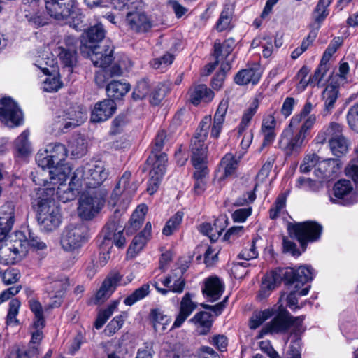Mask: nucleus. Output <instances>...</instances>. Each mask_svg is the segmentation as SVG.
<instances>
[{
	"label": "nucleus",
	"instance_id": "1",
	"mask_svg": "<svg viewBox=\"0 0 358 358\" xmlns=\"http://www.w3.org/2000/svg\"><path fill=\"white\" fill-rule=\"evenodd\" d=\"M54 188L38 189L32 199L33 208L36 211L40 229L45 232L56 230L62 223L60 209L55 204Z\"/></svg>",
	"mask_w": 358,
	"mask_h": 358
},
{
	"label": "nucleus",
	"instance_id": "2",
	"mask_svg": "<svg viewBox=\"0 0 358 358\" xmlns=\"http://www.w3.org/2000/svg\"><path fill=\"white\" fill-rule=\"evenodd\" d=\"M282 275L290 285L294 284L296 288H301L306 283L311 281L314 273L311 267L301 266L297 268H289L282 274L280 270H274L264 275L258 297L266 299L277 285L280 284Z\"/></svg>",
	"mask_w": 358,
	"mask_h": 358
},
{
	"label": "nucleus",
	"instance_id": "3",
	"mask_svg": "<svg viewBox=\"0 0 358 358\" xmlns=\"http://www.w3.org/2000/svg\"><path fill=\"white\" fill-rule=\"evenodd\" d=\"M109 172L101 161L87 163L78 167L72 176V184L85 188H96L108 177Z\"/></svg>",
	"mask_w": 358,
	"mask_h": 358
},
{
	"label": "nucleus",
	"instance_id": "4",
	"mask_svg": "<svg viewBox=\"0 0 358 358\" xmlns=\"http://www.w3.org/2000/svg\"><path fill=\"white\" fill-rule=\"evenodd\" d=\"M303 320L304 316L294 317L288 311L284 310L262 327L259 332L260 336L268 334H282L289 329L298 336L305 331Z\"/></svg>",
	"mask_w": 358,
	"mask_h": 358
},
{
	"label": "nucleus",
	"instance_id": "5",
	"mask_svg": "<svg viewBox=\"0 0 358 358\" xmlns=\"http://www.w3.org/2000/svg\"><path fill=\"white\" fill-rule=\"evenodd\" d=\"M45 150L56 164L49 171L50 182L57 185L65 182L71 171V167L68 164L62 163L68 155L66 148L60 143H55L48 144Z\"/></svg>",
	"mask_w": 358,
	"mask_h": 358
},
{
	"label": "nucleus",
	"instance_id": "6",
	"mask_svg": "<svg viewBox=\"0 0 358 358\" xmlns=\"http://www.w3.org/2000/svg\"><path fill=\"white\" fill-rule=\"evenodd\" d=\"M287 230L292 237L297 239L304 251L308 243L315 242L320 239L322 227L317 222L306 221L289 223Z\"/></svg>",
	"mask_w": 358,
	"mask_h": 358
},
{
	"label": "nucleus",
	"instance_id": "7",
	"mask_svg": "<svg viewBox=\"0 0 358 358\" xmlns=\"http://www.w3.org/2000/svg\"><path fill=\"white\" fill-rule=\"evenodd\" d=\"M87 228L82 222L71 223L65 227L61 237V245L66 251H74L87 241Z\"/></svg>",
	"mask_w": 358,
	"mask_h": 358
},
{
	"label": "nucleus",
	"instance_id": "8",
	"mask_svg": "<svg viewBox=\"0 0 358 358\" xmlns=\"http://www.w3.org/2000/svg\"><path fill=\"white\" fill-rule=\"evenodd\" d=\"M81 53L89 57L93 64L101 69L106 68L113 60V46L110 41L103 45H88L80 46Z\"/></svg>",
	"mask_w": 358,
	"mask_h": 358
},
{
	"label": "nucleus",
	"instance_id": "9",
	"mask_svg": "<svg viewBox=\"0 0 358 358\" xmlns=\"http://www.w3.org/2000/svg\"><path fill=\"white\" fill-rule=\"evenodd\" d=\"M120 212L116 210L102 229L103 243L114 244L118 248L125 245L124 222L121 220Z\"/></svg>",
	"mask_w": 358,
	"mask_h": 358
},
{
	"label": "nucleus",
	"instance_id": "10",
	"mask_svg": "<svg viewBox=\"0 0 358 358\" xmlns=\"http://www.w3.org/2000/svg\"><path fill=\"white\" fill-rule=\"evenodd\" d=\"M86 119L85 110L80 106H75L67 110L59 112L55 117L54 125L56 129L66 133L69 129L83 124Z\"/></svg>",
	"mask_w": 358,
	"mask_h": 358
},
{
	"label": "nucleus",
	"instance_id": "11",
	"mask_svg": "<svg viewBox=\"0 0 358 358\" xmlns=\"http://www.w3.org/2000/svg\"><path fill=\"white\" fill-rule=\"evenodd\" d=\"M295 127L289 124L282 132L278 143L280 148L288 156L299 155L306 143V138L303 135L298 131L293 132L292 128Z\"/></svg>",
	"mask_w": 358,
	"mask_h": 358
},
{
	"label": "nucleus",
	"instance_id": "12",
	"mask_svg": "<svg viewBox=\"0 0 358 358\" xmlns=\"http://www.w3.org/2000/svg\"><path fill=\"white\" fill-rule=\"evenodd\" d=\"M105 205V199L101 194L83 195L79 201L78 215L85 220L95 217Z\"/></svg>",
	"mask_w": 358,
	"mask_h": 358
},
{
	"label": "nucleus",
	"instance_id": "13",
	"mask_svg": "<svg viewBox=\"0 0 358 358\" xmlns=\"http://www.w3.org/2000/svg\"><path fill=\"white\" fill-rule=\"evenodd\" d=\"M0 121L11 128L22 123V112L17 103L10 97L0 99Z\"/></svg>",
	"mask_w": 358,
	"mask_h": 358
},
{
	"label": "nucleus",
	"instance_id": "14",
	"mask_svg": "<svg viewBox=\"0 0 358 358\" xmlns=\"http://www.w3.org/2000/svg\"><path fill=\"white\" fill-rule=\"evenodd\" d=\"M133 278L132 275L124 278L118 272H111L103 281L101 287L97 291L95 295L96 303L104 302L115 292L117 286L126 285L131 282Z\"/></svg>",
	"mask_w": 358,
	"mask_h": 358
},
{
	"label": "nucleus",
	"instance_id": "15",
	"mask_svg": "<svg viewBox=\"0 0 358 358\" xmlns=\"http://www.w3.org/2000/svg\"><path fill=\"white\" fill-rule=\"evenodd\" d=\"M27 253L26 242L15 241L0 247V264L3 265L14 264L20 261Z\"/></svg>",
	"mask_w": 358,
	"mask_h": 358
},
{
	"label": "nucleus",
	"instance_id": "16",
	"mask_svg": "<svg viewBox=\"0 0 358 358\" xmlns=\"http://www.w3.org/2000/svg\"><path fill=\"white\" fill-rule=\"evenodd\" d=\"M76 4V0H45L48 13L58 20L66 19L74 13Z\"/></svg>",
	"mask_w": 358,
	"mask_h": 358
},
{
	"label": "nucleus",
	"instance_id": "17",
	"mask_svg": "<svg viewBox=\"0 0 358 358\" xmlns=\"http://www.w3.org/2000/svg\"><path fill=\"white\" fill-rule=\"evenodd\" d=\"M353 187L348 180H340L333 187V196H329V200L333 203L348 206L355 202L352 196Z\"/></svg>",
	"mask_w": 358,
	"mask_h": 358
},
{
	"label": "nucleus",
	"instance_id": "18",
	"mask_svg": "<svg viewBox=\"0 0 358 358\" xmlns=\"http://www.w3.org/2000/svg\"><path fill=\"white\" fill-rule=\"evenodd\" d=\"M36 161L38 165L42 168L41 172L37 173V176L34 177V181L36 185L46 186L49 182V171L52 169L55 164L53 159L49 157V154L46 150H40L36 156Z\"/></svg>",
	"mask_w": 358,
	"mask_h": 358
},
{
	"label": "nucleus",
	"instance_id": "19",
	"mask_svg": "<svg viewBox=\"0 0 358 358\" xmlns=\"http://www.w3.org/2000/svg\"><path fill=\"white\" fill-rule=\"evenodd\" d=\"M340 170L341 164L338 159H327L320 162L314 172L321 182H327L337 177Z\"/></svg>",
	"mask_w": 358,
	"mask_h": 358
},
{
	"label": "nucleus",
	"instance_id": "20",
	"mask_svg": "<svg viewBox=\"0 0 358 358\" xmlns=\"http://www.w3.org/2000/svg\"><path fill=\"white\" fill-rule=\"evenodd\" d=\"M191 161L195 168L194 173V180H208V169L206 166L207 150H204L203 148L198 149L193 147V148H191Z\"/></svg>",
	"mask_w": 358,
	"mask_h": 358
},
{
	"label": "nucleus",
	"instance_id": "21",
	"mask_svg": "<svg viewBox=\"0 0 358 358\" xmlns=\"http://www.w3.org/2000/svg\"><path fill=\"white\" fill-rule=\"evenodd\" d=\"M63 182L61 184L55 185L50 182L49 179L48 185L45 186V189L54 188L55 194H56L59 201L63 203H66L72 200H74L77 194L84 189L82 186H76V184H72V178H71L70 182L68 186L64 185Z\"/></svg>",
	"mask_w": 358,
	"mask_h": 358
},
{
	"label": "nucleus",
	"instance_id": "22",
	"mask_svg": "<svg viewBox=\"0 0 358 358\" xmlns=\"http://www.w3.org/2000/svg\"><path fill=\"white\" fill-rule=\"evenodd\" d=\"M115 110L116 104L113 99H104L94 106L91 120L94 122H104L113 115Z\"/></svg>",
	"mask_w": 358,
	"mask_h": 358
},
{
	"label": "nucleus",
	"instance_id": "23",
	"mask_svg": "<svg viewBox=\"0 0 358 358\" xmlns=\"http://www.w3.org/2000/svg\"><path fill=\"white\" fill-rule=\"evenodd\" d=\"M14 222V206L12 203H6L0 210V242L6 238Z\"/></svg>",
	"mask_w": 358,
	"mask_h": 358
},
{
	"label": "nucleus",
	"instance_id": "24",
	"mask_svg": "<svg viewBox=\"0 0 358 358\" xmlns=\"http://www.w3.org/2000/svg\"><path fill=\"white\" fill-rule=\"evenodd\" d=\"M194 298V294L189 292H187L183 296L180 303V311L174 321L173 327H180L197 308V303L193 301Z\"/></svg>",
	"mask_w": 358,
	"mask_h": 358
},
{
	"label": "nucleus",
	"instance_id": "25",
	"mask_svg": "<svg viewBox=\"0 0 358 358\" xmlns=\"http://www.w3.org/2000/svg\"><path fill=\"white\" fill-rule=\"evenodd\" d=\"M224 290V283L217 276H210L206 279L203 294L208 301L213 302L220 298Z\"/></svg>",
	"mask_w": 358,
	"mask_h": 358
},
{
	"label": "nucleus",
	"instance_id": "26",
	"mask_svg": "<svg viewBox=\"0 0 358 358\" xmlns=\"http://www.w3.org/2000/svg\"><path fill=\"white\" fill-rule=\"evenodd\" d=\"M126 21L130 29L136 32H146L152 27L151 22L147 15L142 12H129L127 14Z\"/></svg>",
	"mask_w": 358,
	"mask_h": 358
},
{
	"label": "nucleus",
	"instance_id": "27",
	"mask_svg": "<svg viewBox=\"0 0 358 358\" xmlns=\"http://www.w3.org/2000/svg\"><path fill=\"white\" fill-rule=\"evenodd\" d=\"M261 76L262 73L258 67H249L238 71L234 76V80L238 85H246L248 84L255 85L259 81Z\"/></svg>",
	"mask_w": 358,
	"mask_h": 358
},
{
	"label": "nucleus",
	"instance_id": "28",
	"mask_svg": "<svg viewBox=\"0 0 358 358\" xmlns=\"http://www.w3.org/2000/svg\"><path fill=\"white\" fill-rule=\"evenodd\" d=\"M238 166V161L233 154L227 153L220 162V167L216 173V178L222 181L225 178L231 177L235 174Z\"/></svg>",
	"mask_w": 358,
	"mask_h": 358
},
{
	"label": "nucleus",
	"instance_id": "29",
	"mask_svg": "<svg viewBox=\"0 0 358 358\" xmlns=\"http://www.w3.org/2000/svg\"><path fill=\"white\" fill-rule=\"evenodd\" d=\"M189 95L190 102L194 106L201 101L209 102L214 97L213 92L203 84L192 86L189 90Z\"/></svg>",
	"mask_w": 358,
	"mask_h": 358
},
{
	"label": "nucleus",
	"instance_id": "30",
	"mask_svg": "<svg viewBox=\"0 0 358 358\" xmlns=\"http://www.w3.org/2000/svg\"><path fill=\"white\" fill-rule=\"evenodd\" d=\"M66 42H69L67 48L59 46L56 50V52L64 66L72 67L76 61V41L74 38L68 37Z\"/></svg>",
	"mask_w": 358,
	"mask_h": 358
},
{
	"label": "nucleus",
	"instance_id": "31",
	"mask_svg": "<svg viewBox=\"0 0 358 358\" xmlns=\"http://www.w3.org/2000/svg\"><path fill=\"white\" fill-rule=\"evenodd\" d=\"M226 221V217L221 215L215 220L213 225L210 223L201 224L199 230L203 234L208 236L212 241H214L222 234L225 229Z\"/></svg>",
	"mask_w": 358,
	"mask_h": 358
},
{
	"label": "nucleus",
	"instance_id": "32",
	"mask_svg": "<svg viewBox=\"0 0 358 358\" xmlns=\"http://www.w3.org/2000/svg\"><path fill=\"white\" fill-rule=\"evenodd\" d=\"M343 126L337 122H331L327 127L323 128L316 136L315 141L316 143L323 144L329 138H339L343 137Z\"/></svg>",
	"mask_w": 358,
	"mask_h": 358
},
{
	"label": "nucleus",
	"instance_id": "33",
	"mask_svg": "<svg viewBox=\"0 0 358 358\" xmlns=\"http://www.w3.org/2000/svg\"><path fill=\"white\" fill-rule=\"evenodd\" d=\"M167 155L162 152L159 154H152L147 159V163L152 166L150 171V176H164L166 172Z\"/></svg>",
	"mask_w": 358,
	"mask_h": 358
},
{
	"label": "nucleus",
	"instance_id": "34",
	"mask_svg": "<svg viewBox=\"0 0 358 358\" xmlns=\"http://www.w3.org/2000/svg\"><path fill=\"white\" fill-rule=\"evenodd\" d=\"M210 122V117L206 116L203 118L199 124V130L196 131L194 136L192 139L191 148H193V147H195L198 149H200V148H203L204 150H207V146L204 142L208 135Z\"/></svg>",
	"mask_w": 358,
	"mask_h": 358
},
{
	"label": "nucleus",
	"instance_id": "35",
	"mask_svg": "<svg viewBox=\"0 0 358 358\" xmlns=\"http://www.w3.org/2000/svg\"><path fill=\"white\" fill-rule=\"evenodd\" d=\"M190 322L196 326L200 335H206L210 331L213 324L212 315L208 312L201 311L191 318Z\"/></svg>",
	"mask_w": 358,
	"mask_h": 358
},
{
	"label": "nucleus",
	"instance_id": "36",
	"mask_svg": "<svg viewBox=\"0 0 358 358\" xmlns=\"http://www.w3.org/2000/svg\"><path fill=\"white\" fill-rule=\"evenodd\" d=\"M106 35V31L103 25L100 23L92 26L89 28L83 35L81 46L88 45H97L96 43L101 41Z\"/></svg>",
	"mask_w": 358,
	"mask_h": 358
},
{
	"label": "nucleus",
	"instance_id": "37",
	"mask_svg": "<svg viewBox=\"0 0 358 358\" xmlns=\"http://www.w3.org/2000/svg\"><path fill=\"white\" fill-rule=\"evenodd\" d=\"M131 173L129 171H125L123 173L114 190L116 194L122 192L126 195L130 196L136 191L137 184L134 182H131Z\"/></svg>",
	"mask_w": 358,
	"mask_h": 358
},
{
	"label": "nucleus",
	"instance_id": "38",
	"mask_svg": "<svg viewBox=\"0 0 358 358\" xmlns=\"http://www.w3.org/2000/svg\"><path fill=\"white\" fill-rule=\"evenodd\" d=\"M129 90V84L120 80H112L106 87L108 96L115 99L122 98Z\"/></svg>",
	"mask_w": 358,
	"mask_h": 358
},
{
	"label": "nucleus",
	"instance_id": "39",
	"mask_svg": "<svg viewBox=\"0 0 358 358\" xmlns=\"http://www.w3.org/2000/svg\"><path fill=\"white\" fill-rule=\"evenodd\" d=\"M29 131H24L15 141V149L18 157H24L31 152V144L29 141Z\"/></svg>",
	"mask_w": 358,
	"mask_h": 358
},
{
	"label": "nucleus",
	"instance_id": "40",
	"mask_svg": "<svg viewBox=\"0 0 358 358\" xmlns=\"http://www.w3.org/2000/svg\"><path fill=\"white\" fill-rule=\"evenodd\" d=\"M333 0H319L313 12V15L314 17L315 23L317 24V30H318L329 15V6L331 5Z\"/></svg>",
	"mask_w": 358,
	"mask_h": 358
},
{
	"label": "nucleus",
	"instance_id": "41",
	"mask_svg": "<svg viewBox=\"0 0 358 358\" xmlns=\"http://www.w3.org/2000/svg\"><path fill=\"white\" fill-rule=\"evenodd\" d=\"M338 89L334 85H329L326 87L322 93V97L324 101V115H328L334 108V104L338 98Z\"/></svg>",
	"mask_w": 358,
	"mask_h": 358
},
{
	"label": "nucleus",
	"instance_id": "42",
	"mask_svg": "<svg viewBox=\"0 0 358 358\" xmlns=\"http://www.w3.org/2000/svg\"><path fill=\"white\" fill-rule=\"evenodd\" d=\"M148 208L145 205H139L133 213L127 227V231L133 233L137 231L143 223Z\"/></svg>",
	"mask_w": 358,
	"mask_h": 358
},
{
	"label": "nucleus",
	"instance_id": "43",
	"mask_svg": "<svg viewBox=\"0 0 358 358\" xmlns=\"http://www.w3.org/2000/svg\"><path fill=\"white\" fill-rule=\"evenodd\" d=\"M150 315L153 327L156 331L161 333L166 330V325H168L171 321L167 315H164L163 312L158 308L152 309Z\"/></svg>",
	"mask_w": 358,
	"mask_h": 358
},
{
	"label": "nucleus",
	"instance_id": "44",
	"mask_svg": "<svg viewBox=\"0 0 358 358\" xmlns=\"http://www.w3.org/2000/svg\"><path fill=\"white\" fill-rule=\"evenodd\" d=\"M162 282L165 287L169 288L171 292L177 294H181L184 291L186 284L182 276L177 277L174 273L166 277Z\"/></svg>",
	"mask_w": 358,
	"mask_h": 358
},
{
	"label": "nucleus",
	"instance_id": "45",
	"mask_svg": "<svg viewBox=\"0 0 358 358\" xmlns=\"http://www.w3.org/2000/svg\"><path fill=\"white\" fill-rule=\"evenodd\" d=\"M253 48L262 47V55L265 58L270 57L273 52V39L270 36H262L255 38L251 44Z\"/></svg>",
	"mask_w": 358,
	"mask_h": 358
},
{
	"label": "nucleus",
	"instance_id": "46",
	"mask_svg": "<svg viewBox=\"0 0 358 358\" xmlns=\"http://www.w3.org/2000/svg\"><path fill=\"white\" fill-rule=\"evenodd\" d=\"M150 293V285L148 284H143L141 287L134 290L130 295L126 297L124 300V303L126 306H132L137 301L143 299Z\"/></svg>",
	"mask_w": 358,
	"mask_h": 358
},
{
	"label": "nucleus",
	"instance_id": "47",
	"mask_svg": "<svg viewBox=\"0 0 358 358\" xmlns=\"http://www.w3.org/2000/svg\"><path fill=\"white\" fill-rule=\"evenodd\" d=\"M310 286L307 285L303 288H296L290 292V293L286 296L287 306L291 309L299 308L298 304V296H303L308 294L310 290Z\"/></svg>",
	"mask_w": 358,
	"mask_h": 358
},
{
	"label": "nucleus",
	"instance_id": "48",
	"mask_svg": "<svg viewBox=\"0 0 358 358\" xmlns=\"http://www.w3.org/2000/svg\"><path fill=\"white\" fill-rule=\"evenodd\" d=\"M329 144L332 153L336 157H341L348 152V142L344 136L337 139L329 138Z\"/></svg>",
	"mask_w": 358,
	"mask_h": 358
},
{
	"label": "nucleus",
	"instance_id": "49",
	"mask_svg": "<svg viewBox=\"0 0 358 358\" xmlns=\"http://www.w3.org/2000/svg\"><path fill=\"white\" fill-rule=\"evenodd\" d=\"M274 313L275 311L270 308L255 313L250 320V329H255L259 327L264 321L271 317Z\"/></svg>",
	"mask_w": 358,
	"mask_h": 358
},
{
	"label": "nucleus",
	"instance_id": "50",
	"mask_svg": "<svg viewBox=\"0 0 358 358\" xmlns=\"http://www.w3.org/2000/svg\"><path fill=\"white\" fill-rule=\"evenodd\" d=\"M20 306L21 303L17 299H13L10 301L6 322L8 326H17L20 324L17 315L19 313Z\"/></svg>",
	"mask_w": 358,
	"mask_h": 358
},
{
	"label": "nucleus",
	"instance_id": "51",
	"mask_svg": "<svg viewBox=\"0 0 358 358\" xmlns=\"http://www.w3.org/2000/svg\"><path fill=\"white\" fill-rule=\"evenodd\" d=\"M183 213L178 211L166 223L162 229V234L165 236H171L176 231L182 220Z\"/></svg>",
	"mask_w": 358,
	"mask_h": 358
},
{
	"label": "nucleus",
	"instance_id": "52",
	"mask_svg": "<svg viewBox=\"0 0 358 358\" xmlns=\"http://www.w3.org/2000/svg\"><path fill=\"white\" fill-rule=\"evenodd\" d=\"M232 13V6L225 5L216 24V28L219 31H224L229 28L231 20Z\"/></svg>",
	"mask_w": 358,
	"mask_h": 358
},
{
	"label": "nucleus",
	"instance_id": "53",
	"mask_svg": "<svg viewBox=\"0 0 358 358\" xmlns=\"http://www.w3.org/2000/svg\"><path fill=\"white\" fill-rule=\"evenodd\" d=\"M148 240V238L139 233L134 238L131 243L130 244L127 251V255L130 257H134L143 250Z\"/></svg>",
	"mask_w": 358,
	"mask_h": 358
},
{
	"label": "nucleus",
	"instance_id": "54",
	"mask_svg": "<svg viewBox=\"0 0 358 358\" xmlns=\"http://www.w3.org/2000/svg\"><path fill=\"white\" fill-rule=\"evenodd\" d=\"M234 41L229 39L223 43L215 42L214 44V54L216 59L227 57L233 50Z\"/></svg>",
	"mask_w": 358,
	"mask_h": 358
},
{
	"label": "nucleus",
	"instance_id": "55",
	"mask_svg": "<svg viewBox=\"0 0 358 358\" xmlns=\"http://www.w3.org/2000/svg\"><path fill=\"white\" fill-rule=\"evenodd\" d=\"M69 285L66 278H61L54 280L50 283L49 290L56 298H61Z\"/></svg>",
	"mask_w": 358,
	"mask_h": 358
},
{
	"label": "nucleus",
	"instance_id": "56",
	"mask_svg": "<svg viewBox=\"0 0 358 358\" xmlns=\"http://www.w3.org/2000/svg\"><path fill=\"white\" fill-rule=\"evenodd\" d=\"M276 113V110L271 109L264 116L260 131H275L277 125Z\"/></svg>",
	"mask_w": 358,
	"mask_h": 358
},
{
	"label": "nucleus",
	"instance_id": "57",
	"mask_svg": "<svg viewBox=\"0 0 358 358\" xmlns=\"http://www.w3.org/2000/svg\"><path fill=\"white\" fill-rule=\"evenodd\" d=\"M47 75L48 77L43 83V90L48 92H57L62 85L59 75H50V73Z\"/></svg>",
	"mask_w": 358,
	"mask_h": 358
},
{
	"label": "nucleus",
	"instance_id": "58",
	"mask_svg": "<svg viewBox=\"0 0 358 358\" xmlns=\"http://www.w3.org/2000/svg\"><path fill=\"white\" fill-rule=\"evenodd\" d=\"M38 9V4L36 3V1L22 0V5L20 8V12L27 20Z\"/></svg>",
	"mask_w": 358,
	"mask_h": 358
},
{
	"label": "nucleus",
	"instance_id": "59",
	"mask_svg": "<svg viewBox=\"0 0 358 358\" xmlns=\"http://www.w3.org/2000/svg\"><path fill=\"white\" fill-rule=\"evenodd\" d=\"M313 110V104L310 101H307L301 112L294 115L290 120V127H298L302 120L308 117Z\"/></svg>",
	"mask_w": 358,
	"mask_h": 358
},
{
	"label": "nucleus",
	"instance_id": "60",
	"mask_svg": "<svg viewBox=\"0 0 358 358\" xmlns=\"http://www.w3.org/2000/svg\"><path fill=\"white\" fill-rule=\"evenodd\" d=\"M150 86L148 80L139 81L135 87L132 96L134 99H143L150 94Z\"/></svg>",
	"mask_w": 358,
	"mask_h": 358
},
{
	"label": "nucleus",
	"instance_id": "61",
	"mask_svg": "<svg viewBox=\"0 0 358 358\" xmlns=\"http://www.w3.org/2000/svg\"><path fill=\"white\" fill-rule=\"evenodd\" d=\"M296 186L306 191L315 192L319 189L320 184L310 178L300 177L296 180Z\"/></svg>",
	"mask_w": 358,
	"mask_h": 358
},
{
	"label": "nucleus",
	"instance_id": "62",
	"mask_svg": "<svg viewBox=\"0 0 358 358\" xmlns=\"http://www.w3.org/2000/svg\"><path fill=\"white\" fill-rule=\"evenodd\" d=\"M124 322V317L122 315L115 317L105 328V333L108 336H112L121 329Z\"/></svg>",
	"mask_w": 358,
	"mask_h": 358
},
{
	"label": "nucleus",
	"instance_id": "63",
	"mask_svg": "<svg viewBox=\"0 0 358 358\" xmlns=\"http://www.w3.org/2000/svg\"><path fill=\"white\" fill-rule=\"evenodd\" d=\"M174 59V56L170 53H166L162 57L153 59L150 62V65L155 69L163 70L164 68L171 65Z\"/></svg>",
	"mask_w": 358,
	"mask_h": 358
},
{
	"label": "nucleus",
	"instance_id": "64",
	"mask_svg": "<svg viewBox=\"0 0 358 358\" xmlns=\"http://www.w3.org/2000/svg\"><path fill=\"white\" fill-rule=\"evenodd\" d=\"M329 69V65L320 62L319 66L315 71L313 76L309 78L310 84L319 86L326 76Z\"/></svg>",
	"mask_w": 358,
	"mask_h": 358
}]
</instances>
